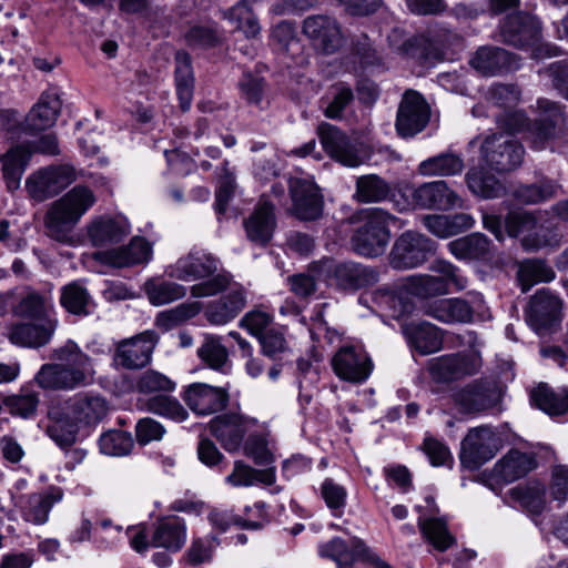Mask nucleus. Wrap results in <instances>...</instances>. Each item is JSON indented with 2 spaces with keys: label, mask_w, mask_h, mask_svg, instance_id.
Instances as JSON below:
<instances>
[{
  "label": "nucleus",
  "mask_w": 568,
  "mask_h": 568,
  "mask_svg": "<svg viewBox=\"0 0 568 568\" xmlns=\"http://www.w3.org/2000/svg\"><path fill=\"white\" fill-rule=\"evenodd\" d=\"M524 145L504 133L486 135L480 144L481 160L498 173L518 169L524 161Z\"/></svg>",
  "instance_id": "obj_9"
},
{
  "label": "nucleus",
  "mask_w": 568,
  "mask_h": 568,
  "mask_svg": "<svg viewBox=\"0 0 568 568\" xmlns=\"http://www.w3.org/2000/svg\"><path fill=\"white\" fill-rule=\"evenodd\" d=\"M62 491L53 487L41 493L21 495L17 506L23 520L33 525H43L48 521L51 508L62 499Z\"/></svg>",
  "instance_id": "obj_35"
},
{
  "label": "nucleus",
  "mask_w": 568,
  "mask_h": 568,
  "mask_svg": "<svg viewBox=\"0 0 568 568\" xmlns=\"http://www.w3.org/2000/svg\"><path fill=\"white\" fill-rule=\"evenodd\" d=\"M406 287L414 296L429 298L448 294L446 284L443 280L430 274L409 275L405 278Z\"/></svg>",
  "instance_id": "obj_60"
},
{
  "label": "nucleus",
  "mask_w": 568,
  "mask_h": 568,
  "mask_svg": "<svg viewBox=\"0 0 568 568\" xmlns=\"http://www.w3.org/2000/svg\"><path fill=\"white\" fill-rule=\"evenodd\" d=\"M149 302L154 306L179 301L186 295V287L162 277H151L143 285Z\"/></svg>",
  "instance_id": "obj_50"
},
{
  "label": "nucleus",
  "mask_w": 568,
  "mask_h": 568,
  "mask_svg": "<svg viewBox=\"0 0 568 568\" xmlns=\"http://www.w3.org/2000/svg\"><path fill=\"white\" fill-rule=\"evenodd\" d=\"M184 40L193 50H206L221 45L224 34L216 23L195 24L185 32Z\"/></svg>",
  "instance_id": "obj_57"
},
{
  "label": "nucleus",
  "mask_w": 568,
  "mask_h": 568,
  "mask_svg": "<svg viewBox=\"0 0 568 568\" xmlns=\"http://www.w3.org/2000/svg\"><path fill=\"white\" fill-rule=\"evenodd\" d=\"M134 446L132 435L124 430L111 429L99 438L101 453L110 456L128 455Z\"/></svg>",
  "instance_id": "obj_64"
},
{
  "label": "nucleus",
  "mask_w": 568,
  "mask_h": 568,
  "mask_svg": "<svg viewBox=\"0 0 568 568\" xmlns=\"http://www.w3.org/2000/svg\"><path fill=\"white\" fill-rule=\"evenodd\" d=\"M94 203L95 196L89 187H72L48 210L44 217L48 235L61 243L69 242L72 230Z\"/></svg>",
  "instance_id": "obj_4"
},
{
  "label": "nucleus",
  "mask_w": 568,
  "mask_h": 568,
  "mask_svg": "<svg viewBox=\"0 0 568 568\" xmlns=\"http://www.w3.org/2000/svg\"><path fill=\"white\" fill-rule=\"evenodd\" d=\"M152 257V245L141 236H134L126 246L97 252L94 258L114 267H129L148 263Z\"/></svg>",
  "instance_id": "obj_31"
},
{
  "label": "nucleus",
  "mask_w": 568,
  "mask_h": 568,
  "mask_svg": "<svg viewBox=\"0 0 568 568\" xmlns=\"http://www.w3.org/2000/svg\"><path fill=\"white\" fill-rule=\"evenodd\" d=\"M362 214L363 222L353 230L349 239L351 248L362 257L382 256L392 237L389 225L398 219L382 207H371Z\"/></svg>",
  "instance_id": "obj_5"
},
{
  "label": "nucleus",
  "mask_w": 568,
  "mask_h": 568,
  "mask_svg": "<svg viewBox=\"0 0 568 568\" xmlns=\"http://www.w3.org/2000/svg\"><path fill=\"white\" fill-rule=\"evenodd\" d=\"M302 31L325 54L336 53L346 43L339 22L328 14L308 16L303 21Z\"/></svg>",
  "instance_id": "obj_15"
},
{
  "label": "nucleus",
  "mask_w": 568,
  "mask_h": 568,
  "mask_svg": "<svg viewBox=\"0 0 568 568\" xmlns=\"http://www.w3.org/2000/svg\"><path fill=\"white\" fill-rule=\"evenodd\" d=\"M196 354L201 362L211 369L225 373L230 368L229 352L223 345L221 336L205 334Z\"/></svg>",
  "instance_id": "obj_51"
},
{
  "label": "nucleus",
  "mask_w": 568,
  "mask_h": 568,
  "mask_svg": "<svg viewBox=\"0 0 568 568\" xmlns=\"http://www.w3.org/2000/svg\"><path fill=\"white\" fill-rule=\"evenodd\" d=\"M317 135L325 152L347 166H357L361 161L348 136L336 125L322 122Z\"/></svg>",
  "instance_id": "obj_33"
},
{
  "label": "nucleus",
  "mask_w": 568,
  "mask_h": 568,
  "mask_svg": "<svg viewBox=\"0 0 568 568\" xmlns=\"http://www.w3.org/2000/svg\"><path fill=\"white\" fill-rule=\"evenodd\" d=\"M237 87L241 97L252 105L264 109L268 104L266 94V82L264 78L254 75L251 72H244L239 80Z\"/></svg>",
  "instance_id": "obj_61"
},
{
  "label": "nucleus",
  "mask_w": 568,
  "mask_h": 568,
  "mask_svg": "<svg viewBox=\"0 0 568 568\" xmlns=\"http://www.w3.org/2000/svg\"><path fill=\"white\" fill-rule=\"evenodd\" d=\"M130 232V223L123 216H101L88 226V236L92 245L97 247L116 244L123 241Z\"/></svg>",
  "instance_id": "obj_38"
},
{
  "label": "nucleus",
  "mask_w": 568,
  "mask_h": 568,
  "mask_svg": "<svg viewBox=\"0 0 568 568\" xmlns=\"http://www.w3.org/2000/svg\"><path fill=\"white\" fill-rule=\"evenodd\" d=\"M469 191L483 199H497L505 194L504 184L483 166L470 168L465 175Z\"/></svg>",
  "instance_id": "obj_47"
},
{
  "label": "nucleus",
  "mask_w": 568,
  "mask_h": 568,
  "mask_svg": "<svg viewBox=\"0 0 568 568\" xmlns=\"http://www.w3.org/2000/svg\"><path fill=\"white\" fill-rule=\"evenodd\" d=\"M400 332L409 348L422 356L437 353L443 348L444 332L433 323L405 322L400 325Z\"/></svg>",
  "instance_id": "obj_26"
},
{
  "label": "nucleus",
  "mask_w": 568,
  "mask_h": 568,
  "mask_svg": "<svg viewBox=\"0 0 568 568\" xmlns=\"http://www.w3.org/2000/svg\"><path fill=\"white\" fill-rule=\"evenodd\" d=\"M558 184L546 176L536 183L519 185L514 191V197L521 204H538L556 196Z\"/></svg>",
  "instance_id": "obj_55"
},
{
  "label": "nucleus",
  "mask_w": 568,
  "mask_h": 568,
  "mask_svg": "<svg viewBox=\"0 0 568 568\" xmlns=\"http://www.w3.org/2000/svg\"><path fill=\"white\" fill-rule=\"evenodd\" d=\"M561 308V300L550 290L541 288L530 297L526 320L538 334H542L560 322Z\"/></svg>",
  "instance_id": "obj_23"
},
{
  "label": "nucleus",
  "mask_w": 568,
  "mask_h": 568,
  "mask_svg": "<svg viewBox=\"0 0 568 568\" xmlns=\"http://www.w3.org/2000/svg\"><path fill=\"white\" fill-rule=\"evenodd\" d=\"M335 375L345 382L364 383L373 371V362L362 348L353 345L342 346L331 361Z\"/></svg>",
  "instance_id": "obj_22"
},
{
  "label": "nucleus",
  "mask_w": 568,
  "mask_h": 568,
  "mask_svg": "<svg viewBox=\"0 0 568 568\" xmlns=\"http://www.w3.org/2000/svg\"><path fill=\"white\" fill-rule=\"evenodd\" d=\"M185 520L175 515L163 516L151 527V545L168 552H179L186 542Z\"/></svg>",
  "instance_id": "obj_28"
},
{
  "label": "nucleus",
  "mask_w": 568,
  "mask_h": 568,
  "mask_svg": "<svg viewBox=\"0 0 568 568\" xmlns=\"http://www.w3.org/2000/svg\"><path fill=\"white\" fill-rule=\"evenodd\" d=\"M418 525L423 536L438 551H446L456 542L455 537L447 528V524L440 518L419 519Z\"/></svg>",
  "instance_id": "obj_59"
},
{
  "label": "nucleus",
  "mask_w": 568,
  "mask_h": 568,
  "mask_svg": "<svg viewBox=\"0 0 568 568\" xmlns=\"http://www.w3.org/2000/svg\"><path fill=\"white\" fill-rule=\"evenodd\" d=\"M509 493L514 500L531 514L539 515L542 513L547 493L542 484L532 483L526 486H516Z\"/></svg>",
  "instance_id": "obj_58"
},
{
  "label": "nucleus",
  "mask_w": 568,
  "mask_h": 568,
  "mask_svg": "<svg viewBox=\"0 0 568 568\" xmlns=\"http://www.w3.org/2000/svg\"><path fill=\"white\" fill-rule=\"evenodd\" d=\"M181 397L197 416H207L224 410L230 402L226 388L206 383H192L184 387Z\"/></svg>",
  "instance_id": "obj_21"
},
{
  "label": "nucleus",
  "mask_w": 568,
  "mask_h": 568,
  "mask_svg": "<svg viewBox=\"0 0 568 568\" xmlns=\"http://www.w3.org/2000/svg\"><path fill=\"white\" fill-rule=\"evenodd\" d=\"M275 469H255L242 460H236L232 473L226 477V481L235 487H248L254 484H264L271 486L275 483Z\"/></svg>",
  "instance_id": "obj_52"
},
{
  "label": "nucleus",
  "mask_w": 568,
  "mask_h": 568,
  "mask_svg": "<svg viewBox=\"0 0 568 568\" xmlns=\"http://www.w3.org/2000/svg\"><path fill=\"white\" fill-rule=\"evenodd\" d=\"M292 206L290 213L300 221L311 222L322 217L324 196L320 187L307 179L292 178L288 181Z\"/></svg>",
  "instance_id": "obj_14"
},
{
  "label": "nucleus",
  "mask_w": 568,
  "mask_h": 568,
  "mask_svg": "<svg viewBox=\"0 0 568 568\" xmlns=\"http://www.w3.org/2000/svg\"><path fill=\"white\" fill-rule=\"evenodd\" d=\"M430 109L424 97L414 90H407L399 103L396 116V130L400 136H414L429 122Z\"/></svg>",
  "instance_id": "obj_20"
},
{
  "label": "nucleus",
  "mask_w": 568,
  "mask_h": 568,
  "mask_svg": "<svg viewBox=\"0 0 568 568\" xmlns=\"http://www.w3.org/2000/svg\"><path fill=\"white\" fill-rule=\"evenodd\" d=\"M498 450L499 438L493 427H474L462 442L460 463L465 468L476 470L493 459Z\"/></svg>",
  "instance_id": "obj_10"
},
{
  "label": "nucleus",
  "mask_w": 568,
  "mask_h": 568,
  "mask_svg": "<svg viewBox=\"0 0 568 568\" xmlns=\"http://www.w3.org/2000/svg\"><path fill=\"white\" fill-rule=\"evenodd\" d=\"M537 466L534 453L511 448L494 465L490 479L497 484H511L526 477Z\"/></svg>",
  "instance_id": "obj_27"
},
{
  "label": "nucleus",
  "mask_w": 568,
  "mask_h": 568,
  "mask_svg": "<svg viewBox=\"0 0 568 568\" xmlns=\"http://www.w3.org/2000/svg\"><path fill=\"white\" fill-rule=\"evenodd\" d=\"M254 509L257 513V519H244V517L233 514L229 510L213 509L209 514V521L220 532H225L232 525L239 526L243 529L258 530L267 523L266 505L263 501L254 504Z\"/></svg>",
  "instance_id": "obj_45"
},
{
  "label": "nucleus",
  "mask_w": 568,
  "mask_h": 568,
  "mask_svg": "<svg viewBox=\"0 0 568 568\" xmlns=\"http://www.w3.org/2000/svg\"><path fill=\"white\" fill-rule=\"evenodd\" d=\"M529 399L534 407L542 410L551 417L568 414V388H554L547 383H539L529 393Z\"/></svg>",
  "instance_id": "obj_42"
},
{
  "label": "nucleus",
  "mask_w": 568,
  "mask_h": 568,
  "mask_svg": "<svg viewBox=\"0 0 568 568\" xmlns=\"http://www.w3.org/2000/svg\"><path fill=\"white\" fill-rule=\"evenodd\" d=\"M469 64L485 77H496L518 70L520 58L504 48L484 45L470 57Z\"/></svg>",
  "instance_id": "obj_24"
},
{
  "label": "nucleus",
  "mask_w": 568,
  "mask_h": 568,
  "mask_svg": "<svg viewBox=\"0 0 568 568\" xmlns=\"http://www.w3.org/2000/svg\"><path fill=\"white\" fill-rule=\"evenodd\" d=\"M354 102L353 88L347 82L338 81L329 85L320 99V108L325 118L341 121L345 119Z\"/></svg>",
  "instance_id": "obj_41"
},
{
  "label": "nucleus",
  "mask_w": 568,
  "mask_h": 568,
  "mask_svg": "<svg viewBox=\"0 0 568 568\" xmlns=\"http://www.w3.org/2000/svg\"><path fill=\"white\" fill-rule=\"evenodd\" d=\"M537 109L539 115L530 120L524 139L534 151H554V142L565 135L566 113L558 102L545 98L537 100Z\"/></svg>",
  "instance_id": "obj_6"
},
{
  "label": "nucleus",
  "mask_w": 568,
  "mask_h": 568,
  "mask_svg": "<svg viewBox=\"0 0 568 568\" xmlns=\"http://www.w3.org/2000/svg\"><path fill=\"white\" fill-rule=\"evenodd\" d=\"M159 338V334L155 331L148 329L120 341L112 356L113 364L128 371L145 367L151 361Z\"/></svg>",
  "instance_id": "obj_13"
},
{
  "label": "nucleus",
  "mask_w": 568,
  "mask_h": 568,
  "mask_svg": "<svg viewBox=\"0 0 568 568\" xmlns=\"http://www.w3.org/2000/svg\"><path fill=\"white\" fill-rule=\"evenodd\" d=\"M222 263L219 257L206 250L193 247L166 267L171 278L184 282L201 281L191 286L193 297H210L225 292L231 285V275L217 273Z\"/></svg>",
  "instance_id": "obj_3"
},
{
  "label": "nucleus",
  "mask_w": 568,
  "mask_h": 568,
  "mask_svg": "<svg viewBox=\"0 0 568 568\" xmlns=\"http://www.w3.org/2000/svg\"><path fill=\"white\" fill-rule=\"evenodd\" d=\"M541 21L532 14L517 12L507 16L499 26L500 40L519 50H528L541 37Z\"/></svg>",
  "instance_id": "obj_17"
},
{
  "label": "nucleus",
  "mask_w": 568,
  "mask_h": 568,
  "mask_svg": "<svg viewBox=\"0 0 568 568\" xmlns=\"http://www.w3.org/2000/svg\"><path fill=\"white\" fill-rule=\"evenodd\" d=\"M332 278L339 290L355 292L376 284L379 281V272L374 266L343 262L334 266Z\"/></svg>",
  "instance_id": "obj_32"
},
{
  "label": "nucleus",
  "mask_w": 568,
  "mask_h": 568,
  "mask_svg": "<svg viewBox=\"0 0 568 568\" xmlns=\"http://www.w3.org/2000/svg\"><path fill=\"white\" fill-rule=\"evenodd\" d=\"M220 298L207 303L205 318L213 325H224L235 318L246 305V294L241 285L229 286Z\"/></svg>",
  "instance_id": "obj_34"
},
{
  "label": "nucleus",
  "mask_w": 568,
  "mask_h": 568,
  "mask_svg": "<svg viewBox=\"0 0 568 568\" xmlns=\"http://www.w3.org/2000/svg\"><path fill=\"white\" fill-rule=\"evenodd\" d=\"M486 303L481 293L468 292L465 297H447L428 302L423 312L443 324H471L483 317Z\"/></svg>",
  "instance_id": "obj_7"
},
{
  "label": "nucleus",
  "mask_w": 568,
  "mask_h": 568,
  "mask_svg": "<svg viewBox=\"0 0 568 568\" xmlns=\"http://www.w3.org/2000/svg\"><path fill=\"white\" fill-rule=\"evenodd\" d=\"M30 158L31 152L26 149L24 144L11 148L3 155V179L9 192H14L20 187L21 178Z\"/></svg>",
  "instance_id": "obj_49"
},
{
  "label": "nucleus",
  "mask_w": 568,
  "mask_h": 568,
  "mask_svg": "<svg viewBox=\"0 0 568 568\" xmlns=\"http://www.w3.org/2000/svg\"><path fill=\"white\" fill-rule=\"evenodd\" d=\"M223 18L235 24L246 38H255L260 34L261 27L247 0H241L223 12Z\"/></svg>",
  "instance_id": "obj_56"
},
{
  "label": "nucleus",
  "mask_w": 568,
  "mask_h": 568,
  "mask_svg": "<svg viewBox=\"0 0 568 568\" xmlns=\"http://www.w3.org/2000/svg\"><path fill=\"white\" fill-rule=\"evenodd\" d=\"M393 195L390 184L376 174L357 178L353 199L358 203H381Z\"/></svg>",
  "instance_id": "obj_48"
},
{
  "label": "nucleus",
  "mask_w": 568,
  "mask_h": 568,
  "mask_svg": "<svg viewBox=\"0 0 568 568\" xmlns=\"http://www.w3.org/2000/svg\"><path fill=\"white\" fill-rule=\"evenodd\" d=\"M175 88L183 112L190 110L194 92V73L191 55L184 51H176L175 57Z\"/></svg>",
  "instance_id": "obj_46"
},
{
  "label": "nucleus",
  "mask_w": 568,
  "mask_h": 568,
  "mask_svg": "<svg viewBox=\"0 0 568 568\" xmlns=\"http://www.w3.org/2000/svg\"><path fill=\"white\" fill-rule=\"evenodd\" d=\"M435 250V242L415 231L402 233L392 247L388 260L394 270H409L422 265Z\"/></svg>",
  "instance_id": "obj_11"
},
{
  "label": "nucleus",
  "mask_w": 568,
  "mask_h": 568,
  "mask_svg": "<svg viewBox=\"0 0 568 568\" xmlns=\"http://www.w3.org/2000/svg\"><path fill=\"white\" fill-rule=\"evenodd\" d=\"M447 247L460 261L488 262L494 257V244L483 233H471L453 240Z\"/></svg>",
  "instance_id": "obj_39"
},
{
  "label": "nucleus",
  "mask_w": 568,
  "mask_h": 568,
  "mask_svg": "<svg viewBox=\"0 0 568 568\" xmlns=\"http://www.w3.org/2000/svg\"><path fill=\"white\" fill-rule=\"evenodd\" d=\"M108 412L109 403L103 396L80 392L49 405L45 433L59 447H71L80 427L97 426Z\"/></svg>",
  "instance_id": "obj_1"
},
{
  "label": "nucleus",
  "mask_w": 568,
  "mask_h": 568,
  "mask_svg": "<svg viewBox=\"0 0 568 568\" xmlns=\"http://www.w3.org/2000/svg\"><path fill=\"white\" fill-rule=\"evenodd\" d=\"M503 392L497 382L475 379L453 395V400L462 414L483 415L500 409Z\"/></svg>",
  "instance_id": "obj_8"
},
{
  "label": "nucleus",
  "mask_w": 568,
  "mask_h": 568,
  "mask_svg": "<svg viewBox=\"0 0 568 568\" xmlns=\"http://www.w3.org/2000/svg\"><path fill=\"white\" fill-rule=\"evenodd\" d=\"M246 237L258 246H266L272 240L276 216L275 206L265 196H262L254 211L243 222Z\"/></svg>",
  "instance_id": "obj_29"
},
{
  "label": "nucleus",
  "mask_w": 568,
  "mask_h": 568,
  "mask_svg": "<svg viewBox=\"0 0 568 568\" xmlns=\"http://www.w3.org/2000/svg\"><path fill=\"white\" fill-rule=\"evenodd\" d=\"M59 303L68 314L77 317H87L93 314L97 307L83 280H74L61 286Z\"/></svg>",
  "instance_id": "obj_37"
},
{
  "label": "nucleus",
  "mask_w": 568,
  "mask_h": 568,
  "mask_svg": "<svg viewBox=\"0 0 568 568\" xmlns=\"http://www.w3.org/2000/svg\"><path fill=\"white\" fill-rule=\"evenodd\" d=\"M554 270L541 260H526L519 264L517 280L521 292H528L535 284L555 278Z\"/></svg>",
  "instance_id": "obj_54"
},
{
  "label": "nucleus",
  "mask_w": 568,
  "mask_h": 568,
  "mask_svg": "<svg viewBox=\"0 0 568 568\" xmlns=\"http://www.w3.org/2000/svg\"><path fill=\"white\" fill-rule=\"evenodd\" d=\"M255 424V418L230 412L213 417L207 428L226 452L235 453L242 447L250 426Z\"/></svg>",
  "instance_id": "obj_18"
},
{
  "label": "nucleus",
  "mask_w": 568,
  "mask_h": 568,
  "mask_svg": "<svg viewBox=\"0 0 568 568\" xmlns=\"http://www.w3.org/2000/svg\"><path fill=\"white\" fill-rule=\"evenodd\" d=\"M415 207L447 211L462 207L463 200L449 187L446 181L438 180L418 185L412 192Z\"/></svg>",
  "instance_id": "obj_25"
},
{
  "label": "nucleus",
  "mask_w": 568,
  "mask_h": 568,
  "mask_svg": "<svg viewBox=\"0 0 568 568\" xmlns=\"http://www.w3.org/2000/svg\"><path fill=\"white\" fill-rule=\"evenodd\" d=\"M12 315L39 322L58 320L53 301V284L47 283L41 290L26 288L12 304Z\"/></svg>",
  "instance_id": "obj_19"
},
{
  "label": "nucleus",
  "mask_w": 568,
  "mask_h": 568,
  "mask_svg": "<svg viewBox=\"0 0 568 568\" xmlns=\"http://www.w3.org/2000/svg\"><path fill=\"white\" fill-rule=\"evenodd\" d=\"M464 170V160L460 155L444 152L428 158L420 162L418 171L423 175L429 176H452L460 174Z\"/></svg>",
  "instance_id": "obj_53"
},
{
  "label": "nucleus",
  "mask_w": 568,
  "mask_h": 568,
  "mask_svg": "<svg viewBox=\"0 0 568 568\" xmlns=\"http://www.w3.org/2000/svg\"><path fill=\"white\" fill-rule=\"evenodd\" d=\"M61 101L55 92L45 91L24 120V131L37 133L51 128L60 113Z\"/></svg>",
  "instance_id": "obj_40"
},
{
  "label": "nucleus",
  "mask_w": 568,
  "mask_h": 568,
  "mask_svg": "<svg viewBox=\"0 0 568 568\" xmlns=\"http://www.w3.org/2000/svg\"><path fill=\"white\" fill-rule=\"evenodd\" d=\"M200 304L182 303L174 308L160 312L155 317V326L163 332H169L183 322L194 317L200 313Z\"/></svg>",
  "instance_id": "obj_63"
},
{
  "label": "nucleus",
  "mask_w": 568,
  "mask_h": 568,
  "mask_svg": "<svg viewBox=\"0 0 568 568\" xmlns=\"http://www.w3.org/2000/svg\"><path fill=\"white\" fill-rule=\"evenodd\" d=\"M75 180V170L68 164L49 165L33 172L26 180L28 194L42 202L62 192Z\"/></svg>",
  "instance_id": "obj_12"
},
{
  "label": "nucleus",
  "mask_w": 568,
  "mask_h": 568,
  "mask_svg": "<svg viewBox=\"0 0 568 568\" xmlns=\"http://www.w3.org/2000/svg\"><path fill=\"white\" fill-rule=\"evenodd\" d=\"M57 363L43 364L34 376L42 389L73 390L87 386L94 376L92 359L79 345L69 339L52 351Z\"/></svg>",
  "instance_id": "obj_2"
},
{
  "label": "nucleus",
  "mask_w": 568,
  "mask_h": 568,
  "mask_svg": "<svg viewBox=\"0 0 568 568\" xmlns=\"http://www.w3.org/2000/svg\"><path fill=\"white\" fill-rule=\"evenodd\" d=\"M481 357L476 352L447 354L428 362L432 378L439 383H448L479 372Z\"/></svg>",
  "instance_id": "obj_16"
},
{
  "label": "nucleus",
  "mask_w": 568,
  "mask_h": 568,
  "mask_svg": "<svg viewBox=\"0 0 568 568\" xmlns=\"http://www.w3.org/2000/svg\"><path fill=\"white\" fill-rule=\"evenodd\" d=\"M58 325V320L40 323L19 322L10 326L8 338L16 346L40 348L50 343Z\"/></svg>",
  "instance_id": "obj_30"
},
{
  "label": "nucleus",
  "mask_w": 568,
  "mask_h": 568,
  "mask_svg": "<svg viewBox=\"0 0 568 568\" xmlns=\"http://www.w3.org/2000/svg\"><path fill=\"white\" fill-rule=\"evenodd\" d=\"M145 408L152 414L174 422H183L189 417V413L182 404L169 395L159 394L150 397L145 403Z\"/></svg>",
  "instance_id": "obj_62"
},
{
  "label": "nucleus",
  "mask_w": 568,
  "mask_h": 568,
  "mask_svg": "<svg viewBox=\"0 0 568 568\" xmlns=\"http://www.w3.org/2000/svg\"><path fill=\"white\" fill-rule=\"evenodd\" d=\"M410 295L413 294L408 292L406 281L404 280L403 285L399 287L378 288L374 294V300L390 317L399 320L410 314L415 308Z\"/></svg>",
  "instance_id": "obj_43"
},
{
  "label": "nucleus",
  "mask_w": 568,
  "mask_h": 568,
  "mask_svg": "<svg viewBox=\"0 0 568 568\" xmlns=\"http://www.w3.org/2000/svg\"><path fill=\"white\" fill-rule=\"evenodd\" d=\"M366 544L358 537H353L349 542L341 537H334L317 547L322 558H328L336 562L337 568H355V564L362 559Z\"/></svg>",
  "instance_id": "obj_36"
},
{
  "label": "nucleus",
  "mask_w": 568,
  "mask_h": 568,
  "mask_svg": "<svg viewBox=\"0 0 568 568\" xmlns=\"http://www.w3.org/2000/svg\"><path fill=\"white\" fill-rule=\"evenodd\" d=\"M475 224L474 217L468 213H456L452 215L429 214L423 217V225L438 237H450L471 229Z\"/></svg>",
  "instance_id": "obj_44"
}]
</instances>
